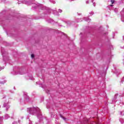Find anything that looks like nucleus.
Instances as JSON below:
<instances>
[{
  "label": "nucleus",
  "mask_w": 124,
  "mask_h": 124,
  "mask_svg": "<svg viewBox=\"0 0 124 124\" xmlns=\"http://www.w3.org/2000/svg\"><path fill=\"white\" fill-rule=\"evenodd\" d=\"M23 3H25V4H27V5H30V4H31V2H29L28 1L24 0L23 1Z\"/></svg>",
  "instance_id": "423d86ee"
},
{
  "label": "nucleus",
  "mask_w": 124,
  "mask_h": 124,
  "mask_svg": "<svg viewBox=\"0 0 124 124\" xmlns=\"http://www.w3.org/2000/svg\"><path fill=\"white\" fill-rule=\"evenodd\" d=\"M84 20H85V21H86V22H91V19L89 18H84Z\"/></svg>",
  "instance_id": "9d476101"
},
{
  "label": "nucleus",
  "mask_w": 124,
  "mask_h": 124,
  "mask_svg": "<svg viewBox=\"0 0 124 124\" xmlns=\"http://www.w3.org/2000/svg\"><path fill=\"white\" fill-rule=\"evenodd\" d=\"M90 14H91V15H93V12H91L90 13Z\"/></svg>",
  "instance_id": "bb28decb"
},
{
  "label": "nucleus",
  "mask_w": 124,
  "mask_h": 124,
  "mask_svg": "<svg viewBox=\"0 0 124 124\" xmlns=\"http://www.w3.org/2000/svg\"><path fill=\"white\" fill-rule=\"evenodd\" d=\"M29 124H32V122H31V121H30Z\"/></svg>",
  "instance_id": "c85d7f7f"
},
{
  "label": "nucleus",
  "mask_w": 124,
  "mask_h": 124,
  "mask_svg": "<svg viewBox=\"0 0 124 124\" xmlns=\"http://www.w3.org/2000/svg\"><path fill=\"white\" fill-rule=\"evenodd\" d=\"M124 77L123 78L122 80L121 81V84L122 83H124Z\"/></svg>",
  "instance_id": "4be33fe9"
},
{
  "label": "nucleus",
  "mask_w": 124,
  "mask_h": 124,
  "mask_svg": "<svg viewBox=\"0 0 124 124\" xmlns=\"http://www.w3.org/2000/svg\"><path fill=\"white\" fill-rule=\"evenodd\" d=\"M13 124H17V123L16 122H14L13 123Z\"/></svg>",
  "instance_id": "cd10ccee"
},
{
  "label": "nucleus",
  "mask_w": 124,
  "mask_h": 124,
  "mask_svg": "<svg viewBox=\"0 0 124 124\" xmlns=\"http://www.w3.org/2000/svg\"><path fill=\"white\" fill-rule=\"evenodd\" d=\"M58 11H59V12L60 13H62V10H61V9H59Z\"/></svg>",
  "instance_id": "412c9836"
},
{
  "label": "nucleus",
  "mask_w": 124,
  "mask_h": 124,
  "mask_svg": "<svg viewBox=\"0 0 124 124\" xmlns=\"http://www.w3.org/2000/svg\"><path fill=\"white\" fill-rule=\"evenodd\" d=\"M120 122L121 123V124H124V118H121L120 119Z\"/></svg>",
  "instance_id": "9b49d317"
},
{
  "label": "nucleus",
  "mask_w": 124,
  "mask_h": 124,
  "mask_svg": "<svg viewBox=\"0 0 124 124\" xmlns=\"http://www.w3.org/2000/svg\"><path fill=\"white\" fill-rule=\"evenodd\" d=\"M54 14H55V15H59V13L56 11H54Z\"/></svg>",
  "instance_id": "4468645a"
},
{
  "label": "nucleus",
  "mask_w": 124,
  "mask_h": 124,
  "mask_svg": "<svg viewBox=\"0 0 124 124\" xmlns=\"http://www.w3.org/2000/svg\"><path fill=\"white\" fill-rule=\"evenodd\" d=\"M1 52L3 57V60L4 62L9 61V57H8V54L5 51H4V48L3 47H1Z\"/></svg>",
  "instance_id": "f03ea898"
},
{
  "label": "nucleus",
  "mask_w": 124,
  "mask_h": 124,
  "mask_svg": "<svg viewBox=\"0 0 124 124\" xmlns=\"http://www.w3.org/2000/svg\"><path fill=\"white\" fill-rule=\"evenodd\" d=\"M117 96V94L115 95V96Z\"/></svg>",
  "instance_id": "c9c22d12"
},
{
  "label": "nucleus",
  "mask_w": 124,
  "mask_h": 124,
  "mask_svg": "<svg viewBox=\"0 0 124 124\" xmlns=\"http://www.w3.org/2000/svg\"><path fill=\"white\" fill-rule=\"evenodd\" d=\"M60 117H61V118H62V119H63V120H64V121H66V118L63 117V116L62 115H60Z\"/></svg>",
  "instance_id": "ddd939ff"
},
{
  "label": "nucleus",
  "mask_w": 124,
  "mask_h": 124,
  "mask_svg": "<svg viewBox=\"0 0 124 124\" xmlns=\"http://www.w3.org/2000/svg\"><path fill=\"white\" fill-rule=\"evenodd\" d=\"M1 107V106L0 105V108Z\"/></svg>",
  "instance_id": "f704fd0d"
},
{
  "label": "nucleus",
  "mask_w": 124,
  "mask_h": 124,
  "mask_svg": "<svg viewBox=\"0 0 124 124\" xmlns=\"http://www.w3.org/2000/svg\"><path fill=\"white\" fill-rule=\"evenodd\" d=\"M65 24H66L67 26H72V25H74V21H71L70 20H67L65 22Z\"/></svg>",
  "instance_id": "20e7f679"
},
{
  "label": "nucleus",
  "mask_w": 124,
  "mask_h": 124,
  "mask_svg": "<svg viewBox=\"0 0 124 124\" xmlns=\"http://www.w3.org/2000/svg\"><path fill=\"white\" fill-rule=\"evenodd\" d=\"M12 74H13V75H17V74H20L21 75H23V73H17L16 72L14 71L12 72Z\"/></svg>",
  "instance_id": "6e6552de"
},
{
  "label": "nucleus",
  "mask_w": 124,
  "mask_h": 124,
  "mask_svg": "<svg viewBox=\"0 0 124 124\" xmlns=\"http://www.w3.org/2000/svg\"><path fill=\"white\" fill-rule=\"evenodd\" d=\"M27 112H28L29 114H31V115H35V114H37V117L39 120H41V119L42 118V115L40 113V109L37 107L28 108Z\"/></svg>",
  "instance_id": "f257e3e1"
},
{
  "label": "nucleus",
  "mask_w": 124,
  "mask_h": 124,
  "mask_svg": "<svg viewBox=\"0 0 124 124\" xmlns=\"http://www.w3.org/2000/svg\"><path fill=\"white\" fill-rule=\"evenodd\" d=\"M10 118V116L8 114H5L4 115V118L5 120H7L8 119H9Z\"/></svg>",
  "instance_id": "1a4fd4ad"
},
{
  "label": "nucleus",
  "mask_w": 124,
  "mask_h": 124,
  "mask_svg": "<svg viewBox=\"0 0 124 124\" xmlns=\"http://www.w3.org/2000/svg\"><path fill=\"white\" fill-rule=\"evenodd\" d=\"M110 6H113V5H110Z\"/></svg>",
  "instance_id": "2f4dec72"
},
{
  "label": "nucleus",
  "mask_w": 124,
  "mask_h": 124,
  "mask_svg": "<svg viewBox=\"0 0 124 124\" xmlns=\"http://www.w3.org/2000/svg\"><path fill=\"white\" fill-rule=\"evenodd\" d=\"M31 80H33V78H31Z\"/></svg>",
  "instance_id": "473e14b6"
},
{
  "label": "nucleus",
  "mask_w": 124,
  "mask_h": 124,
  "mask_svg": "<svg viewBox=\"0 0 124 124\" xmlns=\"http://www.w3.org/2000/svg\"><path fill=\"white\" fill-rule=\"evenodd\" d=\"M114 11H115V12H116V13L118 12V9L115 8V9L114 10Z\"/></svg>",
  "instance_id": "393cba45"
},
{
  "label": "nucleus",
  "mask_w": 124,
  "mask_h": 124,
  "mask_svg": "<svg viewBox=\"0 0 124 124\" xmlns=\"http://www.w3.org/2000/svg\"><path fill=\"white\" fill-rule=\"evenodd\" d=\"M41 5L38 4V3H33L32 4V9H35L37 7H39V8H40V6Z\"/></svg>",
  "instance_id": "39448f33"
},
{
  "label": "nucleus",
  "mask_w": 124,
  "mask_h": 124,
  "mask_svg": "<svg viewBox=\"0 0 124 124\" xmlns=\"http://www.w3.org/2000/svg\"><path fill=\"white\" fill-rule=\"evenodd\" d=\"M110 1L111 2L112 4H113V3H114V0H111Z\"/></svg>",
  "instance_id": "5701e85b"
},
{
  "label": "nucleus",
  "mask_w": 124,
  "mask_h": 124,
  "mask_svg": "<svg viewBox=\"0 0 124 124\" xmlns=\"http://www.w3.org/2000/svg\"><path fill=\"white\" fill-rule=\"evenodd\" d=\"M11 93H14L13 91H10Z\"/></svg>",
  "instance_id": "7c9ffc66"
},
{
  "label": "nucleus",
  "mask_w": 124,
  "mask_h": 124,
  "mask_svg": "<svg viewBox=\"0 0 124 124\" xmlns=\"http://www.w3.org/2000/svg\"><path fill=\"white\" fill-rule=\"evenodd\" d=\"M20 102H22V100L20 101Z\"/></svg>",
  "instance_id": "e433bc0d"
},
{
  "label": "nucleus",
  "mask_w": 124,
  "mask_h": 124,
  "mask_svg": "<svg viewBox=\"0 0 124 124\" xmlns=\"http://www.w3.org/2000/svg\"><path fill=\"white\" fill-rule=\"evenodd\" d=\"M120 115H121V116H124V111L120 112Z\"/></svg>",
  "instance_id": "2eb2a0df"
},
{
  "label": "nucleus",
  "mask_w": 124,
  "mask_h": 124,
  "mask_svg": "<svg viewBox=\"0 0 124 124\" xmlns=\"http://www.w3.org/2000/svg\"><path fill=\"white\" fill-rule=\"evenodd\" d=\"M31 58H32V59H33L34 58V55L31 54Z\"/></svg>",
  "instance_id": "6ab92c4d"
},
{
  "label": "nucleus",
  "mask_w": 124,
  "mask_h": 124,
  "mask_svg": "<svg viewBox=\"0 0 124 124\" xmlns=\"http://www.w3.org/2000/svg\"><path fill=\"white\" fill-rule=\"evenodd\" d=\"M0 124H3V117L0 116Z\"/></svg>",
  "instance_id": "0eeeda50"
},
{
  "label": "nucleus",
  "mask_w": 124,
  "mask_h": 124,
  "mask_svg": "<svg viewBox=\"0 0 124 124\" xmlns=\"http://www.w3.org/2000/svg\"><path fill=\"white\" fill-rule=\"evenodd\" d=\"M18 123H20V121L19 120H18Z\"/></svg>",
  "instance_id": "72a5a7b5"
},
{
  "label": "nucleus",
  "mask_w": 124,
  "mask_h": 124,
  "mask_svg": "<svg viewBox=\"0 0 124 124\" xmlns=\"http://www.w3.org/2000/svg\"><path fill=\"white\" fill-rule=\"evenodd\" d=\"M82 19H79L78 20L76 21V23H78L79 22H82Z\"/></svg>",
  "instance_id": "f8f14e48"
},
{
  "label": "nucleus",
  "mask_w": 124,
  "mask_h": 124,
  "mask_svg": "<svg viewBox=\"0 0 124 124\" xmlns=\"http://www.w3.org/2000/svg\"><path fill=\"white\" fill-rule=\"evenodd\" d=\"M3 100H4V99H5V97H3Z\"/></svg>",
  "instance_id": "c756f323"
},
{
  "label": "nucleus",
  "mask_w": 124,
  "mask_h": 124,
  "mask_svg": "<svg viewBox=\"0 0 124 124\" xmlns=\"http://www.w3.org/2000/svg\"><path fill=\"white\" fill-rule=\"evenodd\" d=\"M6 81L4 80L3 82H1L0 83H1V84H5V83H6Z\"/></svg>",
  "instance_id": "aec40b11"
},
{
  "label": "nucleus",
  "mask_w": 124,
  "mask_h": 124,
  "mask_svg": "<svg viewBox=\"0 0 124 124\" xmlns=\"http://www.w3.org/2000/svg\"><path fill=\"white\" fill-rule=\"evenodd\" d=\"M4 69V66L0 67V71L1 70H2V69Z\"/></svg>",
  "instance_id": "a211bd4d"
},
{
  "label": "nucleus",
  "mask_w": 124,
  "mask_h": 124,
  "mask_svg": "<svg viewBox=\"0 0 124 124\" xmlns=\"http://www.w3.org/2000/svg\"><path fill=\"white\" fill-rule=\"evenodd\" d=\"M92 2L93 3V6H95V3L94 2H93V0H92Z\"/></svg>",
  "instance_id": "b1692460"
},
{
  "label": "nucleus",
  "mask_w": 124,
  "mask_h": 124,
  "mask_svg": "<svg viewBox=\"0 0 124 124\" xmlns=\"http://www.w3.org/2000/svg\"><path fill=\"white\" fill-rule=\"evenodd\" d=\"M50 1H51V2H52V3H56V1H53V0H50Z\"/></svg>",
  "instance_id": "f3484780"
},
{
  "label": "nucleus",
  "mask_w": 124,
  "mask_h": 124,
  "mask_svg": "<svg viewBox=\"0 0 124 124\" xmlns=\"http://www.w3.org/2000/svg\"><path fill=\"white\" fill-rule=\"evenodd\" d=\"M8 102H9V100H6L3 106V107L6 108V111H7L8 109L10 108V106L8 104Z\"/></svg>",
  "instance_id": "7ed1b4c3"
},
{
  "label": "nucleus",
  "mask_w": 124,
  "mask_h": 124,
  "mask_svg": "<svg viewBox=\"0 0 124 124\" xmlns=\"http://www.w3.org/2000/svg\"><path fill=\"white\" fill-rule=\"evenodd\" d=\"M51 118H54V117H55V115H54V113L52 112L51 113Z\"/></svg>",
  "instance_id": "dca6fc26"
},
{
  "label": "nucleus",
  "mask_w": 124,
  "mask_h": 124,
  "mask_svg": "<svg viewBox=\"0 0 124 124\" xmlns=\"http://www.w3.org/2000/svg\"><path fill=\"white\" fill-rule=\"evenodd\" d=\"M91 124H98V123L96 122H93V123H91Z\"/></svg>",
  "instance_id": "a878e982"
}]
</instances>
